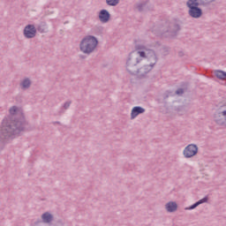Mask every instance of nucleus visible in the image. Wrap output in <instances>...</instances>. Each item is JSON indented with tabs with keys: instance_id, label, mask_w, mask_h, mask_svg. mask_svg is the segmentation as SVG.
<instances>
[{
	"instance_id": "nucleus-1",
	"label": "nucleus",
	"mask_w": 226,
	"mask_h": 226,
	"mask_svg": "<svg viewBox=\"0 0 226 226\" xmlns=\"http://www.w3.org/2000/svg\"><path fill=\"white\" fill-rule=\"evenodd\" d=\"M9 112L10 115L3 119L0 125V151L20 133L29 130V123L17 106H12Z\"/></svg>"
},
{
	"instance_id": "nucleus-2",
	"label": "nucleus",
	"mask_w": 226,
	"mask_h": 226,
	"mask_svg": "<svg viewBox=\"0 0 226 226\" xmlns=\"http://www.w3.org/2000/svg\"><path fill=\"white\" fill-rule=\"evenodd\" d=\"M215 1L216 0H188L186 2V6L189 9L188 14L192 19H200L204 13L200 6L209 8L211 3H215Z\"/></svg>"
},
{
	"instance_id": "nucleus-3",
	"label": "nucleus",
	"mask_w": 226,
	"mask_h": 226,
	"mask_svg": "<svg viewBox=\"0 0 226 226\" xmlns=\"http://www.w3.org/2000/svg\"><path fill=\"white\" fill-rule=\"evenodd\" d=\"M98 47V38L94 35H87L85 36L80 43H79V49L83 54H93L94 49Z\"/></svg>"
},
{
	"instance_id": "nucleus-4",
	"label": "nucleus",
	"mask_w": 226,
	"mask_h": 226,
	"mask_svg": "<svg viewBox=\"0 0 226 226\" xmlns=\"http://www.w3.org/2000/svg\"><path fill=\"white\" fill-rule=\"evenodd\" d=\"M181 26H183V21L174 19V21L169 23L167 29L164 30L163 36L170 39L177 38L178 33L181 31Z\"/></svg>"
},
{
	"instance_id": "nucleus-5",
	"label": "nucleus",
	"mask_w": 226,
	"mask_h": 226,
	"mask_svg": "<svg viewBox=\"0 0 226 226\" xmlns=\"http://www.w3.org/2000/svg\"><path fill=\"white\" fill-rule=\"evenodd\" d=\"M142 59H139V55L137 53H132V51L129 54V57L126 61V71L130 75H137V64L140 63Z\"/></svg>"
},
{
	"instance_id": "nucleus-6",
	"label": "nucleus",
	"mask_w": 226,
	"mask_h": 226,
	"mask_svg": "<svg viewBox=\"0 0 226 226\" xmlns=\"http://www.w3.org/2000/svg\"><path fill=\"white\" fill-rule=\"evenodd\" d=\"M226 109L225 104L222 105L214 114V121L219 126H223V124L226 126V109Z\"/></svg>"
},
{
	"instance_id": "nucleus-7",
	"label": "nucleus",
	"mask_w": 226,
	"mask_h": 226,
	"mask_svg": "<svg viewBox=\"0 0 226 226\" xmlns=\"http://www.w3.org/2000/svg\"><path fill=\"white\" fill-rule=\"evenodd\" d=\"M199 153V147L195 144H190L184 149L185 158H193Z\"/></svg>"
},
{
	"instance_id": "nucleus-8",
	"label": "nucleus",
	"mask_w": 226,
	"mask_h": 226,
	"mask_svg": "<svg viewBox=\"0 0 226 226\" xmlns=\"http://www.w3.org/2000/svg\"><path fill=\"white\" fill-rule=\"evenodd\" d=\"M154 66V65L149 64L140 67L139 69L138 68L136 70V75H138V79H147V73L153 70Z\"/></svg>"
},
{
	"instance_id": "nucleus-9",
	"label": "nucleus",
	"mask_w": 226,
	"mask_h": 226,
	"mask_svg": "<svg viewBox=\"0 0 226 226\" xmlns=\"http://www.w3.org/2000/svg\"><path fill=\"white\" fill-rule=\"evenodd\" d=\"M23 34L27 40H31L36 36V26L34 25L28 24L23 30Z\"/></svg>"
},
{
	"instance_id": "nucleus-10",
	"label": "nucleus",
	"mask_w": 226,
	"mask_h": 226,
	"mask_svg": "<svg viewBox=\"0 0 226 226\" xmlns=\"http://www.w3.org/2000/svg\"><path fill=\"white\" fill-rule=\"evenodd\" d=\"M147 59H148L152 66H154V64L158 63V56H156V52L153 49H147Z\"/></svg>"
},
{
	"instance_id": "nucleus-11",
	"label": "nucleus",
	"mask_w": 226,
	"mask_h": 226,
	"mask_svg": "<svg viewBox=\"0 0 226 226\" xmlns=\"http://www.w3.org/2000/svg\"><path fill=\"white\" fill-rule=\"evenodd\" d=\"M99 20L102 24H107L109 20H110V12H109L106 9H102L99 11Z\"/></svg>"
},
{
	"instance_id": "nucleus-12",
	"label": "nucleus",
	"mask_w": 226,
	"mask_h": 226,
	"mask_svg": "<svg viewBox=\"0 0 226 226\" xmlns=\"http://www.w3.org/2000/svg\"><path fill=\"white\" fill-rule=\"evenodd\" d=\"M146 112V109L140 107V106H135L132 108L131 111V119H135L138 116H140V114H144Z\"/></svg>"
},
{
	"instance_id": "nucleus-13",
	"label": "nucleus",
	"mask_w": 226,
	"mask_h": 226,
	"mask_svg": "<svg viewBox=\"0 0 226 226\" xmlns=\"http://www.w3.org/2000/svg\"><path fill=\"white\" fill-rule=\"evenodd\" d=\"M165 209L168 213H176L177 211V203L176 201H169L165 205Z\"/></svg>"
},
{
	"instance_id": "nucleus-14",
	"label": "nucleus",
	"mask_w": 226,
	"mask_h": 226,
	"mask_svg": "<svg viewBox=\"0 0 226 226\" xmlns=\"http://www.w3.org/2000/svg\"><path fill=\"white\" fill-rule=\"evenodd\" d=\"M43 223H51L54 220V215L49 212H45L41 215Z\"/></svg>"
},
{
	"instance_id": "nucleus-15",
	"label": "nucleus",
	"mask_w": 226,
	"mask_h": 226,
	"mask_svg": "<svg viewBox=\"0 0 226 226\" xmlns=\"http://www.w3.org/2000/svg\"><path fill=\"white\" fill-rule=\"evenodd\" d=\"M31 79L29 78H25L20 83L19 86L23 91H26V89H29L31 87Z\"/></svg>"
},
{
	"instance_id": "nucleus-16",
	"label": "nucleus",
	"mask_w": 226,
	"mask_h": 226,
	"mask_svg": "<svg viewBox=\"0 0 226 226\" xmlns=\"http://www.w3.org/2000/svg\"><path fill=\"white\" fill-rule=\"evenodd\" d=\"M43 34L47 33V22L45 21H41L40 24L36 27V32Z\"/></svg>"
},
{
	"instance_id": "nucleus-17",
	"label": "nucleus",
	"mask_w": 226,
	"mask_h": 226,
	"mask_svg": "<svg viewBox=\"0 0 226 226\" xmlns=\"http://www.w3.org/2000/svg\"><path fill=\"white\" fill-rule=\"evenodd\" d=\"M215 75L216 79H219V80H226V72L222 70H217L215 72Z\"/></svg>"
},
{
	"instance_id": "nucleus-18",
	"label": "nucleus",
	"mask_w": 226,
	"mask_h": 226,
	"mask_svg": "<svg viewBox=\"0 0 226 226\" xmlns=\"http://www.w3.org/2000/svg\"><path fill=\"white\" fill-rule=\"evenodd\" d=\"M147 3H149V0L143 1L139 4H137L136 8H137L138 11H144V8H146V6H147Z\"/></svg>"
},
{
	"instance_id": "nucleus-19",
	"label": "nucleus",
	"mask_w": 226,
	"mask_h": 226,
	"mask_svg": "<svg viewBox=\"0 0 226 226\" xmlns=\"http://www.w3.org/2000/svg\"><path fill=\"white\" fill-rule=\"evenodd\" d=\"M132 54L138 55V59H142V57H147V50L146 51H132Z\"/></svg>"
},
{
	"instance_id": "nucleus-20",
	"label": "nucleus",
	"mask_w": 226,
	"mask_h": 226,
	"mask_svg": "<svg viewBox=\"0 0 226 226\" xmlns=\"http://www.w3.org/2000/svg\"><path fill=\"white\" fill-rule=\"evenodd\" d=\"M174 110L179 114V116H183L185 114V106H176Z\"/></svg>"
},
{
	"instance_id": "nucleus-21",
	"label": "nucleus",
	"mask_w": 226,
	"mask_h": 226,
	"mask_svg": "<svg viewBox=\"0 0 226 226\" xmlns=\"http://www.w3.org/2000/svg\"><path fill=\"white\" fill-rule=\"evenodd\" d=\"M120 0H106V4L108 6H117Z\"/></svg>"
},
{
	"instance_id": "nucleus-22",
	"label": "nucleus",
	"mask_w": 226,
	"mask_h": 226,
	"mask_svg": "<svg viewBox=\"0 0 226 226\" xmlns=\"http://www.w3.org/2000/svg\"><path fill=\"white\" fill-rule=\"evenodd\" d=\"M208 201H209V197L205 196L203 199L199 200L197 202H198V205L200 206V204H206Z\"/></svg>"
},
{
	"instance_id": "nucleus-23",
	"label": "nucleus",
	"mask_w": 226,
	"mask_h": 226,
	"mask_svg": "<svg viewBox=\"0 0 226 226\" xmlns=\"http://www.w3.org/2000/svg\"><path fill=\"white\" fill-rule=\"evenodd\" d=\"M196 207H199V203L198 201H196L195 203H193L192 205H191L190 207H186V210L192 211V209H195Z\"/></svg>"
},
{
	"instance_id": "nucleus-24",
	"label": "nucleus",
	"mask_w": 226,
	"mask_h": 226,
	"mask_svg": "<svg viewBox=\"0 0 226 226\" xmlns=\"http://www.w3.org/2000/svg\"><path fill=\"white\" fill-rule=\"evenodd\" d=\"M175 94H177V96H181V94H185V88H177L175 92Z\"/></svg>"
},
{
	"instance_id": "nucleus-25",
	"label": "nucleus",
	"mask_w": 226,
	"mask_h": 226,
	"mask_svg": "<svg viewBox=\"0 0 226 226\" xmlns=\"http://www.w3.org/2000/svg\"><path fill=\"white\" fill-rule=\"evenodd\" d=\"M72 105V101H67L64 103V110H68V109H70V106Z\"/></svg>"
},
{
	"instance_id": "nucleus-26",
	"label": "nucleus",
	"mask_w": 226,
	"mask_h": 226,
	"mask_svg": "<svg viewBox=\"0 0 226 226\" xmlns=\"http://www.w3.org/2000/svg\"><path fill=\"white\" fill-rule=\"evenodd\" d=\"M170 96H172V92L167 91L165 94H163V100H167Z\"/></svg>"
},
{
	"instance_id": "nucleus-27",
	"label": "nucleus",
	"mask_w": 226,
	"mask_h": 226,
	"mask_svg": "<svg viewBox=\"0 0 226 226\" xmlns=\"http://www.w3.org/2000/svg\"><path fill=\"white\" fill-rule=\"evenodd\" d=\"M162 50L164 52V56H168V54H169V47H163Z\"/></svg>"
},
{
	"instance_id": "nucleus-28",
	"label": "nucleus",
	"mask_w": 226,
	"mask_h": 226,
	"mask_svg": "<svg viewBox=\"0 0 226 226\" xmlns=\"http://www.w3.org/2000/svg\"><path fill=\"white\" fill-rule=\"evenodd\" d=\"M183 56H185V53L183 51H179L178 52V56L183 57Z\"/></svg>"
},
{
	"instance_id": "nucleus-29",
	"label": "nucleus",
	"mask_w": 226,
	"mask_h": 226,
	"mask_svg": "<svg viewBox=\"0 0 226 226\" xmlns=\"http://www.w3.org/2000/svg\"><path fill=\"white\" fill-rule=\"evenodd\" d=\"M52 124H59V125H61V122H59V121H55V122H52Z\"/></svg>"
},
{
	"instance_id": "nucleus-30",
	"label": "nucleus",
	"mask_w": 226,
	"mask_h": 226,
	"mask_svg": "<svg viewBox=\"0 0 226 226\" xmlns=\"http://www.w3.org/2000/svg\"><path fill=\"white\" fill-rule=\"evenodd\" d=\"M79 57H80V59H86V56H84V55H80Z\"/></svg>"
},
{
	"instance_id": "nucleus-31",
	"label": "nucleus",
	"mask_w": 226,
	"mask_h": 226,
	"mask_svg": "<svg viewBox=\"0 0 226 226\" xmlns=\"http://www.w3.org/2000/svg\"><path fill=\"white\" fill-rule=\"evenodd\" d=\"M185 86H187V83H183L182 87H185Z\"/></svg>"
},
{
	"instance_id": "nucleus-32",
	"label": "nucleus",
	"mask_w": 226,
	"mask_h": 226,
	"mask_svg": "<svg viewBox=\"0 0 226 226\" xmlns=\"http://www.w3.org/2000/svg\"><path fill=\"white\" fill-rule=\"evenodd\" d=\"M35 223H41V221H38L37 222H35Z\"/></svg>"
}]
</instances>
